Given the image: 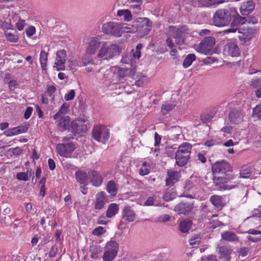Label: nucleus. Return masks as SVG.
<instances>
[{
    "label": "nucleus",
    "mask_w": 261,
    "mask_h": 261,
    "mask_svg": "<svg viewBox=\"0 0 261 261\" xmlns=\"http://www.w3.org/2000/svg\"><path fill=\"white\" fill-rule=\"evenodd\" d=\"M215 112L214 111L203 112L200 115V120L204 123H207L210 122L214 117Z\"/></svg>",
    "instance_id": "obj_35"
},
{
    "label": "nucleus",
    "mask_w": 261,
    "mask_h": 261,
    "mask_svg": "<svg viewBox=\"0 0 261 261\" xmlns=\"http://www.w3.org/2000/svg\"><path fill=\"white\" fill-rule=\"evenodd\" d=\"M252 117L261 118V105H257L253 109Z\"/></svg>",
    "instance_id": "obj_47"
},
{
    "label": "nucleus",
    "mask_w": 261,
    "mask_h": 261,
    "mask_svg": "<svg viewBox=\"0 0 261 261\" xmlns=\"http://www.w3.org/2000/svg\"><path fill=\"white\" fill-rule=\"evenodd\" d=\"M58 122V128L61 132H63L68 128L70 118L69 116L60 117V118L54 119Z\"/></svg>",
    "instance_id": "obj_23"
},
{
    "label": "nucleus",
    "mask_w": 261,
    "mask_h": 261,
    "mask_svg": "<svg viewBox=\"0 0 261 261\" xmlns=\"http://www.w3.org/2000/svg\"><path fill=\"white\" fill-rule=\"evenodd\" d=\"M118 210L119 207L117 204L111 203L109 205L107 210L106 216L108 218H112L118 213Z\"/></svg>",
    "instance_id": "obj_33"
},
{
    "label": "nucleus",
    "mask_w": 261,
    "mask_h": 261,
    "mask_svg": "<svg viewBox=\"0 0 261 261\" xmlns=\"http://www.w3.org/2000/svg\"><path fill=\"white\" fill-rule=\"evenodd\" d=\"M68 67L69 70H72L78 66V62L76 59L73 57L70 58L68 60Z\"/></svg>",
    "instance_id": "obj_46"
},
{
    "label": "nucleus",
    "mask_w": 261,
    "mask_h": 261,
    "mask_svg": "<svg viewBox=\"0 0 261 261\" xmlns=\"http://www.w3.org/2000/svg\"><path fill=\"white\" fill-rule=\"evenodd\" d=\"M247 233L249 234H251L252 235H255L256 237H252L248 236L247 237V239L248 240L252 242H256L259 241L261 239V231L254 230V229H250L247 231Z\"/></svg>",
    "instance_id": "obj_37"
},
{
    "label": "nucleus",
    "mask_w": 261,
    "mask_h": 261,
    "mask_svg": "<svg viewBox=\"0 0 261 261\" xmlns=\"http://www.w3.org/2000/svg\"><path fill=\"white\" fill-rule=\"evenodd\" d=\"M14 23H15L16 28L19 31H22L25 24L24 20L21 19L16 14H15L12 16V19H10V24H13Z\"/></svg>",
    "instance_id": "obj_29"
},
{
    "label": "nucleus",
    "mask_w": 261,
    "mask_h": 261,
    "mask_svg": "<svg viewBox=\"0 0 261 261\" xmlns=\"http://www.w3.org/2000/svg\"><path fill=\"white\" fill-rule=\"evenodd\" d=\"M196 60V56L194 54H190L187 56L184 60L182 66L184 68L189 67L192 62Z\"/></svg>",
    "instance_id": "obj_38"
},
{
    "label": "nucleus",
    "mask_w": 261,
    "mask_h": 261,
    "mask_svg": "<svg viewBox=\"0 0 261 261\" xmlns=\"http://www.w3.org/2000/svg\"><path fill=\"white\" fill-rule=\"evenodd\" d=\"M145 80H146V77L143 76L142 78H141L136 81L135 85L137 87H141V86H143L144 83L145 82Z\"/></svg>",
    "instance_id": "obj_62"
},
{
    "label": "nucleus",
    "mask_w": 261,
    "mask_h": 261,
    "mask_svg": "<svg viewBox=\"0 0 261 261\" xmlns=\"http://www.w3.org/2000/svg\"><path fill=\"white\" fill-rule=\"evenodd\" d=\"M124 28H126V27H124V24L110 21L103 24L102 31L105 34L119 37L123 32V29Z\"/></svg>",
    "instance_id": "obj_5"
},
{
    "label": "nucleus",
    "mask_w": 261,
    "mask_h": 261,
    "mask_svg": "<svg viewBox=\"0 0 261 261\" xmlns=\"http://www.w3.org/2000/svg\"><path fill=\"white\" fill-rule=\"evenodd\" d=\"M69 105L64 102L60 108L59 111L54 116V119L60 118V117H66L65 115L68 111Z\"/></svg>",
    "instance_id": "obj_34"
},
{
    "label": "nucleus",
    "mask_w": 261,
    "mask_h": 261,
    "mask_svg": "<svg viewBox=\"0 0 261 261\" xmlns=\"http://www.w3.org/2000/svg\"><path fill=\"white\" fill-rule=\"evenodd\" d=\"M221 236L223 240L227 242H238L239 241V237L234 232L232 231H224L221 233Z\"/></svg>",
    "instance_id": "obj_26"
},
{
    "label": "nucleus",
    "mask_w": 261,
    "mask_h": 261,
    "mask_svg": "<svg viewBox=\"0 0 261 261\" xmlns=\"http://www.w3.org/2000/svg\"><path fill=\"white\" fill-rule=\"evenodd\" d=\"M16 177L18 180L27 181L29 180L28 173L19 172L17 174Z\"/></svg>",
    "instance_id": "obj_55"
},
{
    "label": "nucleus",
    "mask_w": 261,
    "mask_h": 261,
    "mask_svg": "<svg viewBox=\"0 0 261 261\" xmlns=\"http://www.w3.org/2000/svg\"><path fill=\"white\" fill-rule=\"evenodd\" d=\"M215 43L216 41L214 37H205L198 45L197 50L201 53L207 55L211 52Z\"/></svg>",
    "instance_id": "obj_10"
},
{
    "label": "nucleus",
    "mask_w": 261,
    "mask_h": 261,
    "mask_svg": "<svg viewBox=\"0 0 261 261\" xmlns=\"http://www.w3.org/2000/svg\"><path fill=\"white\" fill-rule=\"evenodd\" d=\"M203 261H218L216 257L213 255H208L205 258H202Z\"/></svg>",
    "instance_id": "obj_64"
},
{
    "label": "nucleus",
    "mask_w": 261,
    "mask_h": 261,
    "mask_svg": "<svg viewBox=\"0 0 261 261\" xmlns=\"http://www.w3.org/2000/svg\"><path fill=\"white\" fill-rule=\"evenodd\" d=\"M29 124L26 123L17 126L16 127L19 134H21L27 132L29 129Z\"/></svg>",
    "instance_id": "obj_54"
},
{
    "label": "nucleus",
    "mask_w": 261,
    "mask_h": 261,
    "mask_svg": "<svg viewBox=\"0 0 261 261\" xmlns=\"http://www.w3.org/2000/svg\"><path fill=\"white\" fill-rule=\"evenodd\" d=\"M78 127V123L76 121H73L71 122L70 127L68 128V129L69 132L75 135L76 134L79 133Z\"/></svg>",
    "instance_id": "obj_43"
},
{
    "label": "nucleus",
    "mask_w": 261,
    "mask_h": 261,
    "mask_svg": "<svg viewBox=\"0 0 261 261\" xmlns=\"http://www.w3.org/2000/svg\"><path fill=\"white\" fill-rule=\"evenodd\" d=\"M129 3H135L136 4L132 6L133 8H136L137 9H140V6L142 4V0H128Z\"/></svg>",
    "instance_id": "obj_58"
},
{
    "label": "nucleus",
    "mask_w": 261,
    "mask_h": 261,
    "mask_svg": "<svg viewBox=\"0 0 261 261\" xmlns=\"http://www.w3.org/2000/svg\"><path fill=\"white\" fill-rule=\"evenodd\" d=\"M210 201L218 208L221 209L224 206L223 197L221 196L217 195H213L210 197Z\"/></svg>",
    "instance_id": "obj_32"
},
{
    "label": "nucleus",
    "mask_w": 261,
    "mask_h": 261,
    "mask_svg": "<svg viewBox=\"0 0 261 261\" xmlns=\"http://www.w3.org/2000/svg\"><path fill=\"white\" fill-rule=\"evenodd\" d=\"M243 117L244 113L240 109H232L228 114L229 120L233 124H237L241 123L243 121Z\"/></svg>",
    "instance_id": "obj_16"
},
{
    "label": "nucleus",
    "mask_w": 261,
    "mask_h": 261,
    "mask_svg": "<svg viewBox=\"0 0 261 261\" xmlns=\"http://www.w3.org/2000/svg\"><path fill=\"white\" fill-rule=\"evenodd\" d=\"M176 106V103L173 101H167L162 105L161 112L162 115H165L171 111Z\"/></svg>",
    "instance_id": "obj_31"
},
{
    "label": "nucleus",
    "mask_w": 261,
    "mask_h": 261,
    "mask_svg": "<svg viewBox=\"0 0 261 261\" xmlns=\"http://www.w3.org/2000/svg\"><path fill=\"white\" fill-rule=\"evenodd\" d=\"M193 208V204L190 202L182 201L174 207L175 212L178 215L189 214Z\"/></svg>",
    "instance_id": "obj_17"
},
{
    "label": "nucleus",
    "mask_w": 261,
    "mask_h": 261,
    "mask_svg": "<svg viewBox=\"0 0 261 261\" xmlns=\"http://www.w3.org/2000/svg\"><path fill=\"white\" fill-rule=\"evenodd\" d=\"M150 172V169L147 166L146 163L145 162L143 164L142 166L139 170V174L141 175H145L148 174Z\"/></svg>",
    "instance_id": "obj_51"
},
{
    "label": "nucleus",
    "mask_w": 261,
    "mask_h": 261,
    "mask_svg": "<svg viewBox=\"0 0 261 261\" xmlns=\"http://www.w3.org/2000/svg\"><path fill=\"white\" fill-rule=\"evenodd\" d=\"M223 54L226 56L238 57L240 54V50L235 42H230L224 46Z\"/></svg>",
    "instance_id": "obj_14"
},
{
    "label": "nucleus",
    "mask_w": 261,
    "mask_h": 261,
    "mask_svg": "<svg viewBox=\"0 0 261 261\" xmlns=\"http://www.w3.org/2000/svg\"><path fill=\"white\" fill-rule=\"evenodd\" d=\"M233 21L231 23L230 28L223 31L224 34L234 33L238 30V26L240 24H243L246 23V17L241 16L236 12V14L232 17Z\"/></svg>",
    "instance_id": "obj_12"
},
{
    "label": "nucleus",
    "mask_w": 261,
    "mask_h": 261,
    "mask_svg": "<svg viewBox=\"0 0 261 261\" xmlns=\"http://www.w3.org/2000/svg\"><path fill=\"white\" fill-rule=\"evenodd\" d=\"M156 198L155 197H149L145 202L144 205L151 206L154 205Z\"/></svg>",
    "instance_id": "obj_57"
},
{
    "label": "nucleus",
    "mask_w": 261,
    "mask_h": 261,
    "mask_svg": "<svg viewBox=\"0 0 261 261\" xmlns=\"http://www.w3.org/2000/svg\"><path fill=\"white\" fill-rule=\"evenodd\" d=\"M105 230H104L103 228L101 226H99L97 228H95L92 231V234L94 236H96L98 237L100 236L103 234L105 232Z\"/></svg>",
    "instance_id": "obj_53"
},
{
    "label": "nucleus",
    "mask_w": 261,
    "mask_h": 261,
    "mask_svg": "<svg viewBox=\"0 0 261 261\" xmlns=\"http://www.w3.org/2000/svg\"><path fill=\"white\" fill-rule=\"evenodd\" d=\"M33 108H32L31 107H28L24 112V116H23L24 118L25 119H28L30 117V116L33 112Z\"/></svg>",
    "instance_id": "obj_59"
},
{
    "label": "nucleus",
    "mask_w": 261,
    "mask_h": 261,
    "mask_svg": "<svg viewBox=\"0 0 261 261\" xmlns=\"http://www.w3.org/2000/svg\"><path fill=\"white\" fill-rule=\"evenodd\" d=\"M48 58V54L44 50H42L40 54V63L43 73H46L47 71V62Z\"/></svg>",
    "instance_id": "obj_30"
},
{
    "label": "nucleus",
    "mask_w": 261,
    "mask_h": 261,
    "mask_svg": "<svg viewBox=\"0 0 261 261\" xmlns=\"http://www.w3.org/2000/svg\"><path fill=\"white\" fill-rule=\"evenodd\" d=\"M180 176V174L178 171L172 170H168L167 177L166 179V186H172L179 180Z\"/></svg>",
    "instance_id": "obj_19"
},
{
    "label": "nucleus",
    "mask_w": 261,
    "mask_h": 261,
    "mask_svg": "<svg viewBox=\"0 0 261 261\" xmlns=\"http://www.w3.org/2000/svg\"><path fill=\"white\" fill-rule=\"evenodd\" d=\"M121 217L128 222H131L135 220L136 214L130 206H125L123 210Z\"/></svg>",
    "instance_id": "obj_21"
},
{
    "label": "nucleus",
    "mask_w": 261,
    "mask_h": 261,
    "mask_svg": "<svg viewBox=\"0 0 261 261\" xmlns=\"http://www.w3.org/2000/svg\"><path fill=\"white\" fill-rule=\"evenodd\" d=\"M100 42L98 39L93 38L90 39L88 43V47L86 49L87 54H94L96 50L99 48Z\"/></svg>",
    "instance_id": "obj_22"
},
{
    "label": "nucleus",
    "mask_w": 261,
    "mask_h": 261,
    "mask_svg": "<svg viewBox=\"0 0 261 261\" xmlns=\"http://www.w3.org/2000/svg\"><path fill=\"white\" fill-rule=\"evenodd\" d=\"M6 36L7 39L10 42H17L18 40V36L17 34L12 33L11 32L6 33Z\"/></svg>",
    "instance_id": "obj_45"
},
{
    "label": "nucleus",
    "mask_w": 261,
    "mask_h": 261,
    "mask_svg": "<svg viewBox=\"0 0 261 261\" xmlns=\"http://www.w3.org/2000/svg\"><path fill=\"white\" fill-rule=\"evenodd\" d=\"M192 224V221L190 220H182L179 224V229L181 232L186 233L190 229Z\"/></svg>",
    "instance_id": "obj_36"
},
{
    "label": "nucleus",
    "mask_w": 261,
    "mask_h": 261,
    "mask_svg": "<svg viewBox=\"0 0 261 261\" xmlns=\"http://www.w3.org/2000/svg\"><path fill=\"white\" fill-rule=\"evenodd\" d=\"M56 91V88L55 86L51 85L48 87L47 89L46 92L48 96L51 97V99L53 100L55 98V95H54V93Z\"/></svg>",
    "instance_id": "obj_52"
},
{
    "label": "nucleus",
    "mask_w": 261,
    "mask_h": 261,
    "mask_svg": "<svg viewBox=\"0 0 261 261\" xmlns=\"http://www.w3.org/2000/svg\"><path fill=\"white\" fill-rule=\"evenodd\" d=\"M253 217H261V209L260 208H255L252 212V216Z\"/></svg>",
    "instance_id": "obj_63"
},
{
    "label": "nucleus",
    "mask_w": 261,
    "mask_h": 261,
    "mask_svg": "<svg viewBox=\"0 0 261 261\" xmlns=\"http://www.w3.org/2000/svg\"><path fill=\"white\" fill-rule=\"evenodd\" d=\"M106 202V194L103 192H100L96 194L95 208L97 210L102 209Z\"/></svg>",
    "instance_id": "obj_25"
},
{
    "label": "nucleus",
    "mask_w": 261,
    "mask_h": 261,
    "mask_svg": "<svg viewBox=\"0 0 261 261\" xmlns=\"http://www.w3.org/2000/svg\"><path fill=\"white\" fill-rule=\"evenodd\" d=\"M192 145L188 142H184L178 148L175 153L176 164L179 167H182L187 164L190 157Z\"/></svg>",
    "instance_id": "obj_2"
},
{
    "label": "nucleus",
    "mask_w": 261,
    "mask_h": 261,
    "mask_svg": "<svg viewBox=\"0 0 261 261\" xmlns=\"http://www.w3.org/2000/svg\"><path fill=\"white\" fill-rule=\"evenodd\" d=\"M75 177L77 182H79L80 185H87L88 178H89L88 173H86L82 171H76Z\"/></svg>",
    "instance_id": "obj_28"
},
{
    "label": "nucleus",
    "mask_w": 261,
    "mask_h": 261,
    "mask_svg": "<svg viewBox=\"0 0 261 261\" xmlns=\"http://www.w3.org/2000/svg\"><path fill=\"white\" fill-rule=\"evenodd\" d=\"M128 69L120 68L119 67H115V72L117 74L118 76L120 77H124L127 75Z\"/></svg>",
    "instance_id": "obj_42"
},
{
    "label": "nucleus",
    "mask_w": 261,
    "mask_h": 261,
    "mask_svg": "<svg viewBox=\"0 0 261 261\" xmlns=\"http://www.w3.org/2000/svg\"><path fill=\"white\" fill-rule=\"evenodd\" d=\"M121 51V48L119 45L114 44H108L107 43H104L98 51L97 58L110 60L119 55Z\"/></svg>",
    "instance_id": "obj_3"
},
{
    "label": "nucleus",
    "mask_w": 261,
    "mask_h": 261,
    "mask_svg": "<svg viewBox=\"0 0 261 261\" xmlns=\"http://www.w3.org/2000/svg\"><path fill=\"white\" fill-rule=\"evenodd\" d=\"M88 178L92 185L95 187H99L102 184V178L95 170H91L88 171Z\"/></svg>",
    "instance_id": "obj_20"
},
{
    "label": "nucleus",
    "mask_w": 261,
    "mask_h": 261,
    "mask_svg": "<svg viewBox=\"0 0 261 261\" xmlns=\"http://www.w3.org/2000/svg\"><path fill=\"white\" fill-rule=\"evenodd\" d=\"M107 189L108 192L112 196L117 194V188L114 181L110 180L107 184Z\"/></svg>",
    "instance_id": "obj_40"
},
{
    "label": "nucleus",
    "mask_w": 261,
    "mask_h": 261,
    "mask_svg": "<svg viewBox=\"0 0 261 261\" xmlns=\"http://www.w3.org/2000/svg\"><path fill=\"white\" fill-rule=\"evenodd\" d=\"M93 138L98 141L105 144L109 138L108 129L103 125L94 127L92 130Z\"/></svg>",
    "instance_id": "obj_7"
},
{
    "label": "nucleus",
    "mask_w": 261,
    "mask_h": 261,
    "mask_svg": "<svg viewBox=\"0 0 261 261\" xmlns=\"http://www.w3.org/2000/svg\"><path fill=\"white\" fill-rule=\"evenodd\" d=\"M250 85L253 88H261V76L253 79L251 81Z\"/></svg>",
    "instance_id": "obj_44"
},
{
    "label": "nucleus",
    "mask_w": 261,
    "mask_h": 261,
    "mask_svg": "<svg viewBox=\"0 0 261 261\" xmlns=\"http://www.w3.org/2000/svg\"><path fill=\"white\" fill-rule=\"evenodd\" d=\"M4 134L7 136H12L19 134L16 127L8 129L4 132Z\"/></svg>",
    "instance_id": "obj_48"
},
{
    "label": "nucleus",
    "mask_w": 261,
    "mask_h": 261,
    "mask_svg": "<svg viewBox=\"0 0 261 261\" xmlns=\"http://www.w3.org/2000/svg\"><path fill=\"white\" fill-rule=\"evenodd\" d=\"M35 28L33 26L29 27L25 30L27 35L28 37H31V36H32L35 33Z\"/></svg>",
    "instance_id": "obj_60"
},
{
    "label": "nucleus",
    "mask_w": 261,
    "mask_h": 261,
    "mask_svg": "<svg viewBox=\"0 0 261 261\" xmlns=\"http://www.w3.org/2000/svg\"><path fill=\"white\" fill-rule=\"evenodd\" d=\"M254 9V4L251 1L244 2L240 8L241 13L243 15H247Z\"/></svg>",
    "instance_id": "obj_24"
},
{
    "label": "nucleus",
    "mask_w": 261,
    "mask_h": 261,
    "mask_svg": "<svg viewBox=\"0 0 261 261\" xmlns=\"http://www.w3.org/2000/svg\"><path fill=\"white\" fill-rule=\"evenodd\" d=\"M170 216L168 215L165 214L160 216L158 218V221L161 222H164L169 221L170 220Z\"/></svg>",
    "instance_id": "obj_61"
},
{
    "label": "nucleus",
    "mask_w": 261,
    "mask_h": 261,
    "mask_svg": "<svg viewBox=\"0 0 261 261\" xmlns=\"http://www.w3.org/2000/svg\"><path fill=\"white\" fill-rule=\"evenodd\" d=\"M119 250V244L115 240L108 242L104 248L102 259L104 261H112L117 256Z\"/></svg>",
    "instance_id": "obj_4"
},
{
    "label": "nucleus",
    "mask_w": 261,
    "mask_h": 261,
    "mask_svg": "<svg viewBox=\"0 0 261 261\" xmlns=\"http://www.w3.org/2000/svg\"><path fill=\"white\" fill-rule=\"evenodd\" d=\"M75 149V144L72 142L59 143L56 146V151L61 156L69 158Z\"/></svg>",
    "instance_id": "obj_11"
},
{
    "label": "nucleus",
    "mask_w": 261,
    "mask_h": 261,
    "mask_svg": "<svg viewBox=\"0 0 261 261\" xmlns=\"http://www.w3.org/2000/svg\"><path fill=\"white\" fill-rule=\"evenodd\" d=\"M66 51L65 49L59 50L56 53V58L55 64L57 66V70H64L65 63L66 60Z\"/></svg>",
    "instance_id": "obj_15"
},
{
    "label": "nucleus",
    "mask_w": 261,
    "mask_h": 261,
    "mask_svg": "<svg viewBox=\"0 0 261 261\" xmlns=\"http://www.w3.org/2000/svg\"><path fill=\"white\" fill-rule=\"evenodd\" d=\"M91 55L92 54H87L86 53L85 56L82 58V61L84 65L93 63V59Z\"/></svg>",
    "instance_id": "obj_50"
},
{
    "label": "nucleus",
    "mask_w": 261,
    "mask_h": 261,
    "mask_svg": "<svg viewBox=\"0 0 261 261\" xmlns=\"http://www.w3.org/2000/svg\"><path fill=\"white\" fill-rule=\"evenodd\" d=\"M239 33H240L238 36L239 39L244 42L250 40L253 37V30L251 29H244L243 32L239 31Z\"/></svg>",
    "instance_id": "obj_27"
},
{
    "label": "nucleus",
    "mask_w": 261,
    "mask_h": 261,
    "mask_svg": "<svg viewBox=\"0 0 261 261\" xmlns=\"http://www.w3.org/2000/svg\"><path fill=\"white\" fill-rule=\"evenodd\" d=\"M175 196V194H174V192L167 191L164 193L163 198L164 200L166 201H169L172 200L173 198H174Z\"/></svg>",
    "instance_id": "obj_49"
},
{
    "label": "nucleus",
    "mask_w": 261,
    "mask_h": 261,
    "mask_svg": "<svg viewBox=\"0 0 261 261\" xmlns=\"http://www.w3.org/2000/svg\"><path fill=\"white\" fill-rule=\"evenodd\" d=\"M225 0H183V5L188 10L191 7H211L225 2Z\"/></svg>",
    "instance_id": "obj_6"
},
{
    "label": "nucleus",
    "mask_w": 261,
    "mask_h": 261,
    "mask_svg": "<svg viewBox=\"0 0 261 261\" xmlns=\"http://www.w3.org/2000/svg\"><path fill=\"white\" fill-rule=\"evenodd\" d=\"M75 95V92L74 90H71L68 93L65 94V99L67 101L72 100Z\"/></svg>",
    "instance_id": "obj_56"
},
{
    "label": "nucleus",
    "mask_w": 261,
    "mask_h": 261,
    "mask_svg": "<svg viewBox=\"0 0 261 261\" xmlns=\"http://www.w3.org/2000/svg\"><path fill=\"white\" fill-rule=\"evenodd\" d=\"M137 31L144 35H147L151 29L152 22L148 18H138L134 21Z\"/></svg>",
    "instance_id": "obj_9"
},
{
    "label": "nucleus",
    "mask_w": 261,
    "mask_h": 261,
    "mask_svg": "<svg viewBox=\"0 0 261 261\" xmlns=\"http://www.w3.org/2000/svg\"><path fill=\"white\" fill-rule=\"evenodd\" d=\"M231 179V178L226 177H214L213 180L215 189L219 191H224L235 188V185L228 184Z\"/></svg>",
    "instance_id": "obj_8"
},
{
    "label": "nucleus",
    "mask_w": 261,
    "mask_h": 261,
    "mask_svg": "<svg viewBox=\"0 0 261 261\" xmlns=\"http://www.w3.org/2000/svg\"><path fill=\"white\" fill-rule=\"evenodd\" d=\"M219 257L222 261H230L232 250L230 246H222L218 247Z\"/></svg>",
    "instance_id": "obj_18"
},
{
    "label": "nucleus",
    "mask_w": 261,
    "mask_h": 261,
    "mask_svg": "<svg viewBox=\"0 0 261 261\" xmlns=\"http://www.w3.org/2000/svg\"><path fill=\"white\" fill-rule=\"evenodd\" d=\"M240 176L242 178H248L250 176L251 174V169L246 166H243L240 170Z\"/></svg>",
    "instance_id": "obj_41"
},
{
    "label": "nucleus",
    "mask_w": 261,
    "mask_h": 261,
    "mask_svg": "<svg viewBox=\"0 0 261 261\" xmlns=\"http://www.w3.org/2000/svg\"><path fill=\"white\" fill-rule=\"evenodd\" d=\"M117 15L119 17L123 16L126 21H130L132 19L130 12L128 10H120L117 12Z\"/></svg>",
    "instance_id": "obj_39"
},
{
    "label": "nucleus",
    "mask_w": 261,
    "mask_h": 261,
    "mask_svg": "<svg viewBox=\"0 0 261 261\" xmlns=\"http://www.w3.org/2000/svg\"><path fill=\"white\" fill-rule=\"evenodd\" d=\"M212 169L214 174H226L227 172L231 171V166L228 162L222 161L213 164Z\"/></svg>",
    "instance_id": "obj_13"
},
{
    "label": "nucleus",
    "mask_w": 261,
    "mask_h": 261,
    "mask_svg": "<svg viewBox=\"0 0 261 261\" xmlns=\"http://www.w3.org/2000/svg\"><path fill=\"white\" fill-rule=\"evenodd\" d=\"M236 14V10L234 8L219 9L214 14L213 22L219 27L227 25Z\"/></svg>",
    "instance_id": "obj_1"
}]
</instances>
